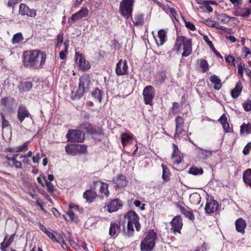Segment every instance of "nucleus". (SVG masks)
<instances>
[{"label":"nucleus","instance_id":"1","mask_svg":"<svg viewBox=\"0 0 251 251\" xmlns=\"http://www.w3.org/2000/svg\"><path fill=\"white\" fill-rule=\"evenodd\" d=\"M46 58L44 51L37 50H27L23 53L22 62L26 68L39 70L44 67Z\"/></svg>","mask_w":251,"mask_h":251},{"label":"nucleus","instance_id":"2","mask_svg":"<svg viewBox=\"0 0 251 251\" xmlns=\"http://www.w3.org/2000/svg\"><path fill=\"white\" fill-rule=\"evenodd\" d=\"M182 46L183 50L182 56L183 57L189 56L192 50V40L184 36L177 37L173 50L178 53L181 50Z\"/></svg>","mask_w":251,"mask_h":251},{"label":"nucleus","instance_id":"3","mask_svg":"<svg viewBox=\"0 0 251 251\" xmlns=\"http://www.w3.org/2000/svg\"><path fill=\"white\" fill-rule=\"evenodd\" d=\"M157 234L153 230H149L144 239L140 244L141 250L142 251H151L155 246Z\"/></svg>","mask_w":251,"mask_h":251},{"label":"nucleus","instance_id":"4","mask_svg":"<svg viewBox=\"0 0 251 251\" xmlns=\"http://www.w3.org/2000/svg\"><path fill=\"white\" fill-rule=\"evenodd\" d=\"M125 218L127 221V231L129 234L134 231L133 226H135L137 231L140 229V224L139 222V217L137 214L133 211H128L125 215Z\"/></svg>","mask_w":251,"mask_h":251},{"label":"nucleus","instance_id":"5","mask_svg":"<svg viewBox=\"0 0 251 251\" xmlns=\"http://www.w3.org/2000/svg\"><path fill=\"white\" fill-rule=\"evenodd\" d=\"M135 0H122L120 3L119 11L121 15L126 19L131 17L133 6Z\"/></svg>","mask_w":251,"mask_h":251},{"label":"nucleus","instance_id":"6","mask_svg":"<svg viewBox=\"0 0 251 251\" xmlns=\"http://www.w3.org/2000/svg\"><path fill=\"white\" fill-rule=\"evenodd\" d=\"M70 142H82L85 139V133L80 129H70L66 135Z\"/></svg>","mask_w":251,"mask_h":251},{"label":"nucleus","instance_id":"7","mask_svg":"<svg viewBox=\"0 0 251 251\" xmlns=\"http://www.w3.org/2000/svg\"><path fill=\"white\" fill-rule=\"evenodd\" d=\"M91 84V79L89 75L87 74L82 75L79 78L78 90V92L79 94L82 95L85 92L89 90Z\"/></svg>","mask_w":251,"mask_h":251},{"label":"nucleus","instance_id":"8","mask_svg":"<svg viewBox=\"0 0 251 251\" xmlns=\"http://www.w3.org/2000/svg\"><path fill=\"white\" fill-rule=\"evenodd\" d=\"M144 101L146 104L153 105L152 100L155 97L154 88L151 85L145 87L143 91Z\"/></svg>","mask_w":251,"mask_h":251},{"label":"nucleus","instance_id":"9","mask_svg":"<svg viewBox=\"0 0 251 251\" xmlns=\"http://www.w3.org/2000/svg\"><path fill=\"white\" fill-rule=\"evenodd\" d=\"M93 189L94 190H95L97 187H99L98 196H100L101 198L108 197V185L107 183L97 181L93 182Z\"/></svg>","mask_w":251,"mask_h":251},{"label":"nucleus","instance_id":"10","mask_svg":"<svg viewBox=\"0 0 251 251\" xmlns=\"http://www.w3.org/2000/svg\"><path fill=\"white\" fill-rule=\"evenodd\" d=\"M17 118L20 124H22L25 118H32L26 107L24 105H20L17 110Z\"/></svg>","mask_w":251,"mask_h":251},{"label":"nucleus","instance_id":"11","mask_svg":"<svg viewBox=\"0 0 251 251\" xmlns=\"http://www.w3.org/2000/svg\"><path fill=\"white\" fill-rule=\"evenodd\" d=\"M75 58L80 70L85 71L90 68V64L86 60L84 56L82 54L79 53L78 52H76Z\"/></svg>","mask_w":251,"mask_h":251},{"label":"nucleus","instance_id":"12","mask_svg":"<svg viewBox=\"0 0 251 251\" xmlns=\"http://www.w3.org/2000/svg\"><path fill=\"white\" fill-rule=\"evenodd\" d=\"M176 206L179 209L181 213L185 216L186 218L190 220H194L195 219L194 215L192 210L188 206H186L183 202H178L176 203Z\"/></svg>","mask_w":251,"mask_h":251},{"label":"nucleus","instance_id":"13","mask_svg":"<svg viewBox=\"0 0 251 251\" xmlns=\"http://www.w3.org/2000/svg\"><path fill=\"white\" fill-rule=\"evenodd\" d=\"M170 223L172 226L171 229L173 230L175 234L176 233H181L180 230L182 227L183 223L180 215L176 216L173 218Z\"/></svg>","mask_w":251,"mask_h":251},{"label":"nucleus","instance_id":"14","mask_svg":"<svg viewBox=\"0 0 251 251\" xmlns=\"http://www.w3.org/2000/svg\"><path fill=\"white\" fill-rule=\"evenodd\" d=\"M122 206V201L118 199H115L111 200L106 206H104L103 209L109 213H112L117 211Z\"/></svg>","mask_w":251,"mask_h":251},{"label":"nucleus","instance_id":"15","mask_svg":"<svg viewBox=\"0 0 251 251\" xmlns=\"http://www.w3.org/2000/svg\"><path fill=\"white\" fill-rule=\"evenodd\" d=\"M115 72L118 75L128 74V66L126 60L120 59L116 65Z\"/></svg>","mask_w":251,"mask_h":251},{"label":"nucleus","instance_id":"16","mask_svg":"<svg viewBox=\"0 0 251 251\" xmlns=\"http://www.w3.org/2000/svg\"><path fill=\"white\" fill-rule=\"evenodd\" d=\"M19 12L22 16L26 15L30 17H35L36 15V10L30 8L25 3H21L20 4Z\"/></svg>","mask_w":251,"mask_h":251},{"label":"nucleus","instance_id":"17","mask_svg":"<svg viewBox=\"0 0 251 251\" xmlns=\"http://www.w3.org/2000/svg\"><path fill=\"white\" fill-rule=\"evenodd\" d=\"M173 150L171 159L173 160L174 164H179L183 160V155L179 151L177 146L175 144H173Z\"/></svg>","mask_w":251,"mask_h":251},{"label":"nucleus","instance_id":"18","mask_svg":"<svg viewBox=\"0 0 251 251\" xmlns=\"http://www.w3.org/2000/svg\"><path fill=\"white\" fill-rule=\"evenodd\" d=\"M15 236V233L11 234L9 238L8 235L5 234L2 242L0 243V249L1 251H7V248L14 242Z\"/></svg>","mask_w":251,"mask_h":251},{"label":"nucleus","instance_id":"19","mask_svg":"<svg viewBox=\"0 0 251 251\" xmlns=\"http://www.w3.org/2000/svg\"><path fill=\"white\" fill-rule=\"evenodd\" d=\"M80 130H85L87 133L92 134H100L101 131L100 129H97L89 123H85L80 126Z\"/></svg>","mask_w":251,"mask_h":251},{"label":"nucleus","instance_id":"20","mask_svg":"<svg viewBox=\"0 0 251 251\" xmlns=\"http://www.w3.org/2000/svg\"><path fill=\"white\" fill-rule=\"evenodd\" d=\"M176 130L174 135V138H176L183 131V127L184 124V119L180 116H177L175 119Z\"/></svg>","mask_w":251,"mask_h":251},{"label":"nucleus","instance_id":"21","mask_svg":"<svg viewBox=\"0 0 251 251\" xmlns=\"http://www.w3.org/2000/svg\"><path fill=\"white\" fill-rule=\"evenodd\" d=\"M218 206L219 204L216 201L213 199H207L205 207V212L208 214L213 213L218 209Z\"/></svg>","mask_w":251,"mask_h":251},{"label":"nucleus","instance_id":"22","mask_svg":"<svg viewBox=\"0 0 251 251\" xmlns=\"http://www.w3.org/2000/svg\"><path fill=\"white\" fill-rule=\"evenodd\" d=\"M88 9L83 7L81 8L78 12L72 15L71 19L72 21H78L83 18L86 17L88 15Z\"/></svg>","mask_w":251,"mask_h":251},{"label":"nucleus","instance_id":"23","mask_svg":"<svg viewBox=\"0 0 251 251\" xmlns=\"http://www.w3.org/2000/svg\"><path fill=\"white\" fill-rule=\"evenodd\" d=\"M112 182L115 184V187L120 188L126 186L127 185V180L124 175H120L117 178H113Z\"/></svg>","mask_w":251,"mask_h":251},{"label":"nucleus","instance_id":"24","mask_svg":"<svg viewBox=\"0 0 251 251\" xmlns=\"http://www.w3.org/2000/svg\"><path fill=\"white\" fill-rule=\"evenodd\" d=\"M236 230L238 232L244 234L245 229L247 226V223L245 220L240 218L235 221Z\"/></svg>","mask_w":251,"mask_h":251},{"label":"nucleus","instance_id":"25","mask_svg":"<svg viewBox=\"0 0 251 251\" xmlns=\"http://www.w3.org/2000/svg\"><path fill=\"white\" fill-rule=\"evenodd\" d=\"M32 87V83L29 81H21L18 85L21 93L29 91Z\"/></svg>","mask_w":251,"mask_h":251},{"label":"nucleus","instance_id":"26","mask_svg":"<svg viewBox=\"0 0 251 251\" xmlns=\"http://www.w3.org/2000/svg\"><path fill=\"white\" fill-rule=\"evenodd\" d=\"M210 81L214 85V89L219 90L222 87V84L220 78L215 75H213L210 77Z\"/></svg>","mask_w":251,"mask_h":251},{"label":"nucleus","instance_id":"27","mask_svg":"<svg viewBox=\"0 0 251 251\" xmlns=\"http://www.w3.org/2000/svg\"><path fill=\"white\" fill-rule=\"evenodd\" d=\"M83 198L88 202H92L96 197L98 196L96 192L92 190H87L83 193Z\"/></svg>","mask_w":251,"mask_h":251},{"label":"nucleus","instance_id":"28","mask_svg":"<svg viewBox=\"0 0 251 251\" xmlns=\"http://www.w3.org/2000/svg\"><path fill=\"white\" fill-rule=\"evenodd\" d=\"M243 89L241 82L236 83L235 87L231 91V95L233 99L237 98L240 95Z\"/></svg>","mask_w":251,"mask_h":251},{"label":"nucleus","instance_id":"29","mask_svg":"<svg viewBox=\"0 0 251 251\" xmlns=\"http://www.w3.org/2000/svg\"><path fill=\"white\" fill-rule=\"evenodd\" d=\"M53 242L58 243L60 244L61 247L63 248L62 236L61 234L58 233L54 231H52L50 237H49Z\"/></svg>","mask_w":251,"mask_h":251},{"label":"nucleus","instance_id":"30","mask_svg":"<svg viewBox=\"0 0 251 251\" xmlns=\"http://www.w3.org/2000/svg\"><path fill=\"white\" fill-rule=\"evenodd\" d=\"M120 231V226L115 223H111L109 228V234L114 237Z\"/></svg>","mask_w":251,"mask_h":251},{"label":"nucleus","instance_id":"31","mask_svg":"<svg viewBox=\"0 0 251 251\" xmlns=\"http://www.w3.org/2000/svg\"><path fill=\"white\" fill-rule=\"evenodd\" d=\"M158 38L159 42L156 40V43L158 45H163L166 41V32L164 29H160L158 31Z\"/></svg>","mask_w":251,"mask_h":251},{"label":"nucleus","instance_id":"32","mask_svg":"<svg viewBox=\"0 0 251 251\" xmlns=\"http://www.w3.org/2000/svg\"><path fill=\"white\" fill-rule=\"evenodd\" d=\"M243 179L244 182L251 187V169H248L244 171Z\"/></svg>","mask_w":251,"mask_h":251},{"label":"nucleus","instance_id":"33","mask_svg":"<svg viewBox=\"0 0 251 251\" xmlns=\"http://www.w3.org/2000/svg\"><path fill=\"white\" fill-rule=\"evenodd\" d=\"M77 145L70 144L66 146V153L69 155H75L77 154Z\"/></svg>","mask_w":251,"mask_h":251},{"label":"nucleus","instance_id":"34","mask_svg":"<svg viewBox=\"0 0 251 251\" xmlns=\"http://www.w3.org/2000/svg\"><path fill=\"white\" fill-rule=\"evenodd\" d=\"M241 134H244L246 133L247 135L251 133V124L249 123L248 124L243 123L240 126Z\"/></svg>","mask_w":251,"mask_h":251},{"label":"nucleus","instance_id":"35","mask_svg":"<svg viewBox=\"0 0 251 251\" xmlns=\"http://www.w3.org/2000/svg\"><path fill=\"white\" fill-rule=\"evenodd\" d=\"M121 142L123 146H125L126 144L130 141H132L133 140L132 136L127 133H124L121 134Z\"/></svg>","mask_w":251,"mask_h":251},{"label":"nucleus","instance_id":"36","mask_svg":"<svg viewBox=\"0 0 251 251\" xmlns=\"http://www.w3.org/2000/svg\"><path fill=\"white\" fill-rule=\"evenodd\" d=\"M199 149L200 151H199L198 154L200 158L201 159H206L212 155V151H211L204 150L201 148H199Z\"/></svg>","mask_w":251,"mask_h":251},{"label":"nucleus","instance_id":"37","mask_svg":"<svg viewBox=\"0 0 251 251\" xmlns=\"http://www.w3.org/2000/svg\"><path fill=\"white\" fill-rule=\"evenodd\" d=\"M163 169L162 179L164 181H168L170 179V173L168 168L164 164H161Z\"/></svg>","mask_w":251,"mask_h":251},{"label":"nucleus","instance_id":"38","mask_svg":"<svg viewBox=\"0 0 251 251\" xmlns=\"http://www.w3.org/2000/svg\"><path fill=\"white\" fill-rule=\"evenodd\" d=\"M24 39V38L22 33L18 32L13 35L11 42L13 45L17 44L21 42Z\"/></svg>","mask_w":251,"mask_h":251},{"label":"nucleus","instance_id":"39","mask_svg":"<svg viewBox=\"0 0 251 251\" xmlns=\"http://www.w3.org/2000/svg\"><path fill=\"white\" fill-rule=\"evenodd\" d=\"M217 18L219 22L224 24L228 22L231 19L229 16L224 13L218 15Z\"/></svg>","mask_w":251,"mask_h":251},{"label":"nucleus","instance_id":"40","mask_svg":"<svg viewBox=\"0 0 251 251\" xmlns=\"http://www.w3.org/2000/svg\"><path fill=\"white\" fill-rule=\"evenodd\" d=\"M134 25L135 26L141 25L144 23V17L142 14H138L135 16L134 20L133 21Z\"/></svg>","mask_w":251,"mask_h":251},{"label":"nucleus","instance_id":"41","mask_svg":"<svg viewBox=\"0 0 251 251\" xmlns=\"http://www.w3.org/2000/svg\"><path fill=\"white\" fill-rule=\"evenodd\" d=\"M92 95L96 100L100 102H101L102 95L100 89L98 88L95 89V90L92 92Z\"/></svg>","mask_w":251,"mask_h":251},{"label":"nucleus","instance_id":"42","mask_svg":"<svg viewBox=\"0 0 251 251\" xmlns=\"http://www.w3.org/2000/svg\"><path fill=\"white\" fill-rule=\"evenodd\" d=\"M30 143L29 141L25 142L22 145L16 148V152H25L28 150V146Z\"/></svg>","mask_w":251,"mask_h":251},{"label":"nucleus","instance_id":"43","mask_svg":"<svg viewBox=\"0 0 251 251\" xmlns=\"http://www.w3.org/2000/svg\"><path fill=\"white\" fill-rule=\"evenodd\" d=\"M203 173V170L201 168H197L195 167H191L189 170V173L194 175H201Z\"/></svg>","mask_w":251,"mask_h":251},{"label":"nucleus","instance_id":"44","mask_svg":"<svg viewBox=\"0 0 251 251\" xmlns=\"http://www.w3.org/2000/svg\"><path fill=\"white\" fill-rule=\"evenodd\" d=\"M1 119V127L2 128H5L6 127H8L9 126H11L10 122L6 119L5 116L3 113H0V114Z\"/></svg>","mask_w":251,"mask_h":251},{"label":"nucleus","instance_id":"45","mask_svg":"<svg viewBox=\"0 0 251 251\" xmlns=\"http://www.w3.org/2000/svg\"><path fill=\"white\" fill-rule=\"evenodd\" d=\"M200 67L202 69L203 73H205L209 69V65L207 61L204 59L200 60Z\"/></svg>","mask_w":251,"mask_h":251},{"label":"nucleus","instance_id":"46","mask_svg":"<svg viewBox=\"0 0 251 251\" xmlns=\"http://www.w3.org/2000/svg\"><path fill=\"white\" fill-rule=\"evenodd\" d=\"M42 178L45 181V185L47 186L48 192L49 193L53 192L54 190L53 185L47 181L46 176H43Z\"/></svg>","mask_w":251,"mask_h":251},{"label":"nucleus","instance_id":"47","mask_svg":"<svg viewBox=\"0 0 251 251\" xmlns=\"http://www.w3.org/2000/svg\"><path fill=\"white\" fill-rule=\"evenodd\" d=\"M67 215L70 221L75 222H77L78 221V217L74 214L72 210H70L67 212Z\"/></svg>","mask_w":251,"mask_h":251},{"label":"nucleus","instance_id":"48","mask_svg":"<svg viewBox=\"0 0 251 251\" xmlns=\"http://www.w3.org/2000/svg\"><path fill=\"white\" fill-rule=\"evenodd\" d=\"M173 114H176L179 111V105L178 103L174 102L173 103V106L171 108Z\"/></svg>","mask_w":251,"mask_h":251},{"label":"nucleus","instance_id":"49","mask_svg":"<svg viewBox=\"0 0 251 251\" xmlns=\"http://www.w3.org/2000/svg\"><path fill=\"white\" fill-rule=\"evenodd\" d=\"M225 60L229 64H232L235 66V58L231 55H226L225 56Z\"/></svg>","mask_w":251,"mask_h":251},{"label":"nucleus","instance_id":"50","mask_svg":"<svg viewBox=\"0 0 251 251\" xmlns=\"http://www.w3.org/2000/svg\"><path fill=\"white\" fill-rule=\"evenodd\" d=\"M77 153L78 152L86 153L87 151V146L85 145H77Z\"/></svg>","mask_w":251,"mask_h":251},{"label":"nucleus","instance_id":"51","mask_svg":"<svg viewBox=\"0 0 251 251\" xmlns=\"http://www.w3.org/2000/svg\"><path fill=\"white\" fill-rule=\"evenodd\" d=\"M22 0H8L7 6L8 7H11L14 9L16 4L21 2Z\"/></svg>","mask_w":251,"mask_h":251},{"label":"nucleus","instance_id":"52","mask_svg":"<svg viewBox=\"0 0 251 251\" xmlns=\"http://www.w3.org/2000/svg\"><path fill=\"white\" fill-rule=\"evenodd\" d=\"M243 107L245 111L251 110V100L247 101L243 103Z\"/></svg>","mask_w":251,"mask_h":251},{"label":"nucleus","instance_id":"53","mask_svg":"<svg viewBox=\"0 0 251 251\" xmlns=\"http://www.w3.org/2000/svg\"><path fill=\"white\" fill-rule=\"evenodd\" d=\"M251 151V142L248 143L246 146L244 147L243 153L244 155H247L250 153V151Z\"/></svg>","mask_w":251,"mask_h":251},{"label":"nucleus","instance_id":"54","mask_svg":"<svg viewBox=\"0 0 251 251\" xmlns=\"http://www.w3.org/2000/svg\"><path fill=\"white\" fill-rule=\"evenodd\" d=\"M245 69V64L243 62H240L238 65V73L242 76L243 75L244 70Z\"/></svg>","mask_w":251,"mask_h":251},{"label":"nucleus","instance_id":"55","mask_svg":"<svg viewBox=\"0 0 251 251\" xmlns=\"http://www.w3.org/2000/svg\"><path fill=\"white\" fill-rule=\"evenodd\" d=\"M233 4L234 7L236 8H240L242 4V0H229Z\"/></svg>","mask_w":251,"mask_h":251},{"label":"nucleus","instance_id":"56","mask_svg":"<svg viewBox=\"0 0 251 251\" xmlns=\"http://www.w3.org/2000/svg\"><path fill=\"white\" fill-rule=\"evenodd\" d=\"M63 43V34H59L57 36L56 47H60Z\"/></svg>","mask_w":251,"mask_h":251},{"label":"nucleus","instance_id":"57","mask_svg":"<svg viewBox=\"0 0 251 251\" xmlns=\"http://www.w3.org/2000/svg\"><path fill=\"white\" fill-rule=\"evenodd\" d=\"M185 26L187 28H188L192 31H194L195 30V29H196L195 26L192 23H191L190 22H185Z\"/></svg>","mask_w":251,"mask_h":251},{"label":"nucleus","instance_id":"58","mask_svg":"<svg viewBox=\"0 0 251 251\" xmlns=\"http://www.w3.org/2000/svg\"><path fill=\"white\" fill-rule=\"evenodd\" d=\"M206 0H204L201 4L204 5V7L206 9L208 12H212L213 11V8L210 6L208 3L206 2Z\"/></svg>","mask_w":251,"mask_h":251},{"label":"nucleus","instance_id":"59","mask_svg":"<svg viewBox=\"0 0 251 251\" xmlns=\"http://www.w3.org/2000/svg\"><path fill=\"white\" fill-rule=\"evenodd\" d=\"M203 39L206 42L207 45L210 47V48L214 49V46L213 45L212 42L209 39L207 36L205 35H203Z\"/></svg>","mask_w":251,"mask_h":251},{"label":"nucleus","instance_id":"60","mask_svg":"<svg viewBox=\"0 0 251 251\" xmlns=\"http://www.w3.org/2000/svg\"><path fill=\"white\" fill-rule=\"evenodd\" d=\"M219 122L221 125L226 123L227 122L226 116L225 114H223L219 119Z\"/></svg>","mask_w":251,"mask_h":251},{"label":"nucleus","instance_id":"61","mask_svg":"<svg viewBox=\"0 0 251 251\" xmlns=\"http://www.w3.org/2000/svg\"><path fill=\"white\" fill-rule=\"evenodd\" d=\"M12 163H13V165L16 169H22V163L21 161L16 160V161L12 162Z\"/></svg>","mask_w":251,"mask_h":251},{"label":"nucleus","instance_id":"62","mask_svg":"<svg viewBox=\"0 0 251 251\" xmlns=\"http://www.w3.org/2000/svg\"><path fill=\"white\" fill-rule=\"evenodd\" d=\"M8 101V98L7 97H4L2 98L0 101V104L4 107L7 106Z\"/></svg>","mask_w":251,"mask_h":251},{"label":"nucleus","instance_id":"63","mask_svg":"<svg viewBox=\"0 0 251 251\" xmlns=\"http://www.w3.org/2000/svg\"><path fill=\"white\" fill-rule=\"evenodd\" d=\"M243 52L245 53L244 58H246L249 54L251 55L250 50L247 47H244L243 49Z\"/></svg>","mask_w":251,"mask_h":251},{"label":"nucleus","instance_id":"64","mask_svg":"<svg viewBox=\"0 0 251 251\" xmlns=\"http://www.w3.org/2000/svg\"><path fill=\"white\" fill-rule=\"evenodd\" d=\"M40 159V153L38 152L35 156H33L32 161L34 163H38Z\"/></svg>","mask_w":251,"mask_h":251}]
</instances>
